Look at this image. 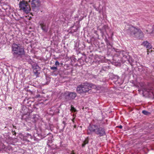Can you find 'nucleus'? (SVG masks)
<instances>
[{
  "mask_svg": "<svg viewBox=\"0 0 154 154\" xmlns=\"http://www.w3.org/2000/svg\"><path fill=\"white\" fill-rule=\"evenodd\" d=\"M146 91H147V92H149V91H150V90H147Z\"/></svg>",
  "mask_w": 154,
  "mask_h": 154,
  "instance_id": "24",
  "label": "nucleus"
},
{
  "mask_svg": "<svg viewBox=\"0 0 154 154\" xmlns=\"http://www.w3.org/2000/svg\"><path fill=\"white\" fill-rule=\"evenodd\" d=\"M51 69H52V70H56L57 69V68H51Z\"/></svg>",
  "mask_w": 154,
  "mask_h": 154,
  "instance_id": "22",
  "label": "nucleus"
},
{
  "mask_svg": "<svg viewBox=\"0 0 154 154\" xmlns=\"http://www.w3.org/2000/svg\"><path fill=\"white\" fill-rule=\"evenodd\" d=\"M55 65L56 67H57V66H61L62 64L61 63H60L58 61H56L55 63Z\"/></svg>",
  "mask_w": 154,
  "mask_h": 154,
  "instance_id": "15",
  "label": "nucleus"
},
{
  "mask_svg": "<svg viewBox=\"0 0 154 154\" xmlns=\"http://www.w3.org/2000/svg\"><path fill=\"white\" fill-rule=\"evenodd\" d=\"M125 29L128 34L133 37L139 38H141L143 37V33L140 29L132 25H126Z\"/></svg>",
  "mask_w": 154,
  "mask_h": 154,
  "instance_id": "1",
  "label": "nucleus"
},
{
  "mask_svg": "<svg viewBox=\"0 0 154 154\" xmlns=\"http://www.w3.org/2000/svg\"><path fill=\"white\" fill-rule=\"evenodd\" d=\"M142 45L146 47L147 50L150 49L152 48V46L151 44L147 41H144L143 42Z\"/></svg>",
  "mask_w": 154,
  "mask_h": 154,
  "instance_id": "10",
  "label": "nucleus"
},
{
  "mask_svg": "<svg viewBox=\"0 0 154 154\" xmlns=\"http://www.w3.org/2000/svg\"><path fill=\"white\" fill-rule=\"evenodd\" d=\"M33 72L34 74L37 77L40 73V68H34Z\"/></svg>",
  "mask_w": 154,
  "mask_h": 154,
  "instance_id": "11",
  "label": "nucleus"
},
{
  "mask_svg": "<svg viewBox=\"0 0 154 154\" xmlns=\"http://www.w3.org/2000/svg\"><path fill=\"white\" fill-rule=\"evenodd\" d=\"M38 116L37 115H35L33 116V117L32 118V121L33 122H35L38 120V118L37 116Z\"/></svg>",
  "mask_w": 154,
  "mask_h": 154,
  "instance_id": "13",
  "label": "nucleus"
},
{
  "mask_svg": "<svg viewBox=\"0 0 154 154\" xmlns=\"http://www.w3.org/2000/svg\"><path fill=\"white\" fill-rule=\"evenodd\" d=\"M70 154H75L73 152H71Z\"/></svg>",
  "mask_w": 154,
  "mask_h": 154,
  "instance_id": "23",
  "label": "nucleus"
},
{
  "mask_svg": "<svg viewBox=\"0 0 154 154\" xmlns=\"http://www.w3.org/2000/svg\"><path fill=\"white\" fill-rule=\"evenodd\" d=\"M39 23L43 31L45 32H47L48 30V27L46 26L44 22L43 21H41L39 22Z\"/></svg>",
  "mask_w": 154,
  "mask_h": 154,
  "instance_id": "8",
  "label": "nucleus"
},
{
  "mask_svg": "<svg viewBox=\"0 0 154 154\" xmlns=\"http://www.w3.org/2000/svg\"><path fill=\"white\" fill-rule=\"evenodd\" d=\"M12 53L15 57L24 54V51L23 47L19 44H13L12 46Z\"/></svg>",
  "mask_w": 154,
  "mask_h": 154,
  "instance_id": "3",
  "label": "nucleus"
},
{
  "mask_svg": "<svg viewBox=\"0 0 154 154\" xmlns=\"http://www.w3.org/2000/svg\"><path fill=\"white\" fill-rule=\"evenodd\" d=\"M99 30L100 31L101 33L102 36L104 35L105 33L107 34V31L109 29V27L107 25H104L101 29H100Z\"/></svg>",
  "mask_w": 154,
  "mask_h": 154,
  "instance_id": "9",
  "label": "nucleus"
},
{
  "mask_svg": "<svg viewBox=\"0 0 154 154\" xmlns=\"http://www.w3.org/2000/svg\"><path fill=\"white\" fill-rule=\"evenodd\" d=\"M30 1H30V0H29V2H30Z\"/></svg>",
  "mask_w": 154,
  "mask_h": 154,
  "instance_id": "26",
  "label": "nucleus"
},
{
  "mask_svg": "<svg viewBox=\"0 0 154 154\" xmlns=\"http://www.w3.org/2000/svg\"><path fill=\"white\" fill-rule=\"evenodd\" d=\"M6 146L3 143H1L0 144V150L1 151L2 149H6Z\"/></svg>",
  "mask_w": 154,
  "mask_h": 154,
  "instance_id": "14",
  "label": "nucleus"
},
{
  "mask_svg": "<svg viewBox=\"0 0 154 154\" xmlns=\"http://www.w3.org/2000/svg\"><path fill=\"white\" fill-rule=\"evenodd\" d=\"M142 113L145 115H147L149 113L147 111L143 110L142 111Z\"/></svg>",
  "mask_w": 154,
  "mask_h": 154,
  "instance_id": "17",
  "label": "nucleus"
},
{
  "mask_svg": "<svg viewBox=\"0 0 154 154\" xmlns=\"http://www.w3.org/2000/svg\"><path fill=\"white\" fill-rule=\"evenodd\" d=\"M92 86V84L85 83L78 86L77 88V91L79 94L87 92L91 89Z\"/></svg>",
  "mask_w": 154,
  "mask_h": 154,
  "instance_id": "4",
  "label": "nucleus"
},
{
  "mask_svg": "<svg viewBox=\"0 0 154 154\" xmlns=\"http://www.w3.org/2000/svg\"><path fill=\"white\" fill-rule=\"evenodd\" d=\"M117 127H118L120 129H122V125H120L117 126Z\"/></svg>",
  "mask_w": 154,
  "mask_h": 154,
  "instance_id": "21",
  "label": "nucleus"
},
{
  "mask_svg": "<svg viewBox=\"0 0 154 154\" xmlns=\"http://www.w3.org/2000/svg\"><path fill=\"white\" fill-rule=\"evenodd\" d=\"M66 94L65 99L67 101L74 99L77 96L76 93L74 92H68Z\"/></svg>",
  "mask_w": 154,
  "mask_h": 154,
  "instance_id": "6",
  "label": "nucleus"
},
{
  "mask_svg": "<svg viewBox=\"0 0 154 154\" xmlns=\"http://www.w3.org/2000/svg\"><path fill=\"white\" fill-rule=\"evenodd\" d=\"M20 10H23L26 13H29L30 11V8L27 2L24 1H20L19 3Z\"/></svg>",
  "mask_w": 154,
  "mask_h": 154,
  "instance_id": "5",
  "label": "nucleus"
},
{
  "mask_svg": "<svg viewBox=\"0 0 154 154\" xmlns=\"http://www.w3.org/2000/svg\"><path fill=\"white\" fill-rule=\"evenodd\" d=\"M150 90L152 91V92L153 94L154 93V88L153 89V87H152L150 89ZM153 95H154V94H153Z\"/></svg>",
  "mask_w": 154,
  "mask_h": 154,
  "instance_id": "19",
  "label": "nucleus"
},
{
  "mask_svg": "<svg viewBox=\"0 0 154 154\" xmlns=\"http://www.w3.org/2000/svg\"><path fill=\"white\" fill-rule=\"evenodd\" d=\"M88 139H85V140L83 142V143L82 144V147H84L85 145L88 144Z\"/></svg>",
  "mask_w": 154,
  "mask_h": 154,
  "instance_id": "16",
  "label": "nucleus"
},
{
  "mask_svg": "<svg viewBox=\"0 0 154 154\" xmlns=\"http://www.w3.org/2000/svg\"><path fill=\"white\" fill-rule=\"evenodd\" d=\"M75 127H76V125H74V127H75Z\"/></svg>",
  "mask_w": 154,
  "mask_h": 154,
  "instance_id": "25",
  "label": "nucleus"
},
{
  "mask_svg": "<svg viewBox=\"0 0 154 154\" xmlns=\"http://www.w3.org/2000/svg\"><path fill=\"white\" fill-rule=\"evenodd\" d=\"M31 5L33 9L36 8H39L40 6V2L39 0H32Z\"/></svg>",
  "mask_w": 154,
  "mask_h": 154,
  "instance_id": "7",
  "label": "nucleus"
},
{
  "mask_svg": "<svg viewBox=\"0 0 154 154\" xmlns=\"http://www.w3.org/2000/svg\"><path fill=\"white\" fill-rule=\"evenodd\" d=\"M71 110L72 111H74V112H76V109H75V108L74 107H73L72 106H71Z\"/></svg>",
  "mask_w": 154,
  "mask_h": 154,
  "instance_id": "18",
  "label": "nucleus"
},
{
  "mask_svg": "<svg viewBox=\"0 0 154 154\" xmlns=\"http://www.w3.org/2000/svg\"><path fill=\"white\" fill-rule=\"evenodd\" d=\"M114 79H116L117 80L119 79V77L117 75H114Z\"/></svg>",
  "mask_w": 154,
  "mask_h": 154,
  "instance_id": "20",
  "label": "nucleus"
},
{
  "mask_svg": "<svg viewBox=\"0 0 154 154\" xmlns=\"http://www.w3.org/2000/svg\"><path fill=\"white\" fill-rule=\"evenodd\" d=\"M125 52L124 51H121L120 53V56L122 57V56L123 59H125V60L126 61V60L128 59V56L126 55H123V54Z\"/></svg>",
  "mask_w": 154,
  "mask_h": 154,
  "instance_id": "12",
  "label": "nucleus"
},
{
  "mask_svg": "<svg viewBox=\"0 0 154 154\" xmlns=\"http://www.w3.org/2000/svg\"><path fill=\"white\" fill-rule=\"evenodd\" d=\"M93 133L100 137L106 134L104 128L97 125L90 124L88 127L87 134L88 135H91Z\"/></svg>",
  "mask_w": 154,
  "mask_h": 154,
  "instance_id": "2",
  "label": "nucleus"
}]
</instances>
